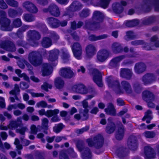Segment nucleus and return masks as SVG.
I'll use <instances>...</instances> for the list:
<instances>
[{"mask_svg": "<svg viewBox=\"0 0 159 159\" xmlns=\"http://www.w3.org/2000/svg\"><path fill=\"white\" fill-rule=\"evenodd\" d=\"M129 148L133 150H134L137 149L138 147V143L135 140H132L130 142H129Z\"/></svg>", "mask_w": 159, "mask_h": 159, "instance_id": "cd10ccee", "label": "nucleus"}, {"mask_svg": "<svg viewBox=\"0 0 159 159\" xmlns=\"http://www.w3.org/2000/svg\"><path fill=\"white\" fill-rule=\"evenodd\" d=\"M13 25L15 27H20L21 25V22L20 20L19 19H17L13 22Z\"/></svg>", "mask_w": 159, "mask_h": 159, "instance_id": "864d4df0", "label": "nucleus"}, {"mask_svg": "<svg viewBox=\"0 0 159 159\" xmlns=\"http://www.w3.org/2000/svg\"><path fill=\"white\" fill-rule=\"evenodd\" d=\"M6 13L3 11H0V16L3 19V21H0L1 25V29L3 30H8L10 21L9 20L5 18Z\"/></svg>", "mask_w": 159, "mask_h": 159, "instance_id": "39448f33", "label": "nucleus"}, {"mask_svg": "<svg viewBox=\"0 0 159 159\" xmlns=\"http://www.w3.org/2000/svg\"><path fill=\"white\" fill-rule=\"evenodd\" d=\"M124 58V56H121L119 57H117L113 59L110 63V65L111 66H115L117 63L120 61L122 59Z\"/></svg>", "mask_w": 159, "mask_h": 159, "instance_id": "bb28decb", "label": "nucleus"}, {"mask_svg": "<svg viewBox=\"0 0 159 159\" xmlns=\"http://www.w3.org/2000/svg\"><path fill=\"white\" fill-rule=\"evenodd\" d=\"M71 48L75 57L78 59L81 58L82 48L80 44L76 43L71 46Z\"/></svg>", "mask_w": 159, "mask_h": 159, "instance_id": "7ed1b4c3", "label": "nucleus"}, {"mask_svg": "<svg viewBox=\"0 0 159 159\" xmlns=\"http://www.w3.org/2000/svg\"><path fill=\"white\" fill-rule=\"evenodd\" d=\"M20 86L21 88L22 89H26L29 88V85L24 82H21L20 84Z\"/></svg>", "mask_w": 159, "mask_h": 159, "instance_id": "5fc2aeb1", "label": "nucleus"}, {"mask_svg": "<svg viewBox=\"0 0 159 159\" xmlns=\"http://www.w3.org/2000/svg\"><path fill=\"white\" fill-rule=\"evenodd\" d=\"M115 125L113 123H111V127H107L106 128V131L107 133H112L115 129Z\"/></svg>", "mask_w": 159, "mask_h": 159, "instance_id": "a19ab883", "label": "nucleus"}, {"mask_svg": "<svg viewBox=\"0 0 159 159\" xmlns=\"http://www.w3.org/2000/svg\"><path fill=\"white\" fill-rule=\"evenodd\" d=\"M7 5L4 2L3 0H0V8L4 9L7 8Z\"/></svg>", "mask_w": 159, "mask_h": 159, "instance_id": "052dcab7", "label": "nucleus"}, {"mask_svg": "<svg viewBox=\"0 0 159 159\" xmlns=\"http://www.w3.org/2000/svg\"><path fill=\"white\" fill-rule=\"evenodd\" d=\"M152 118L151 111H150L149 110L146 112L145 115L143 119V120H146V122L147 123H149L150 122V120Z\"/></svg>", "mask_w": 159, "mask_h": 159, "instance_id": "a878e982", "label": "nucleus"}, {"mask_svg": "<svg viewBox=\"0 0 159 159\" xmlns=\"http://www.w3.org/2000/svg\"><path fill=\"white\" fill-rule=\"evenodd\" d=\"M60 120L59 118L57 116H55L51 119V121L53 122H57L59 121Z\"/></svg>", "mask_w": 159, "mask_h": 159, "instance_id": "774afa93", "label": "nucleus"}, {"mask_svg": "<svg viewBox=\"0 0 159 159\" xmlns=\"http://www.w3.org/2000/svg\"><path fill=\"white\" fill-rule=\"evenodd\" d=\"M110 2L109 0H102L101 1V6L102 7L106 8Z\"/></svg>", "mask_w": 159, "mask_h": 159, "instance_id": "09e8293b", "label": "nucleus"}, {"mask_svg": "<svg viewBox=\"0 0 159 159\" xmlns=\"http://www.w3.org/2000/svg\"><path fill=\"white\" fill-rule=\"evenodd\" d=\"M134 35V33L131 31H128L126 33V36L129 38L133 39Z\"/></svg>", "mask_w": 159, "mask_h": 159, "instance_id": "69168bd1", "label": "nucleus"}, {"mask_svg": "<svg viewBox=\"0 0 159 159\" xmlns=\"http://www.w3.org/2000/svg\"><path fill=\"white\" fill-rule=\"evenodd\" d=\"M61 75L66 78H70L74 75V73L70 68H61L60 71Z\"/></svg>", "mask_w": 159, "mask_h": 159, "instance_id": "9b49d317", "label": "nucleus"}, {"mask_svg": "<svg viewBox=\"0 0 159 159\" xmlns=\"http://www.w3.org/2000/svg\"><path fill=\"white\" fill-rule=\"evenodd\" d=\"M31 131L32 133L35 134L37 132V129L35 125H32L30 127Z\"/></svg>", "mask_w": 159, "mask_h": 159, "instance_id": "bf43d9fd", "label": "nucleus"}, {"mask_svg": "<svg viewBox=\"0 0 159 159\" xmlns=\"http://www.w3.org/2000/svg\"><path fill=\"white\" fill-rule=\"evenodd\" d=\"M52 72V66L47 63L44 64L42 71V75L43 76H48L51 74Z\"/></svg>", "mask_w": 159, "mask_h": 159, "instance_id": "f3484780", "label": "nucleus"}, {"mask_svg": "<svg viewBox=\"0 0 159 159\" xmlns=\"http://www.w3.org/2000/svg\"><path fill=\"white\" fill-rule=\"evenodd\" d=\"M9 14L10 16L12 17L14 16L15 14H16V13L15 11L12 9H10L9 12Z\"/></svg>", "mask_w": 159, "mask_h": 159, "instance_id": "338daca9", "label": "nucleus"}, {"mask_svg": "<svg viewBox=\"0 0 159 159\" xmlns=\"http://www.w3.org/2000/svg\"><path fill=\"white\" fill-rule=\"evenodd\" d=\"M29 33L30 34V35L36 38L37 39H39L40 38V36L38 33L35 31H30Z\"/></svg>", "mask_w": 159, "mask_h": 159, "instance_id": "49530a36", "label": "nucleus"}, {"mask_svg": "<svg viewBox=\"0 0 159 159\" xmlns=\"http://www.w3.org/2000/svg\"><path fill=\"white\" fill-rule=\"evenodd\" d=\"M52 88V85L48 82L44 83L41 86V89L46 91H48V89H51Z\"/></svg>", "mask_w": 159, "mask_h": 159, "instance_id": "2f4dec72", "label": "nucleus"}, {"mask_svg": "<svg viewBox=\"0 0 159 159\" xmlns=\"http://www.w3.org/2000/svg\"><path fill=\"white\" fill-rule=\"evenodd\" d=\"M14 144L16 146V148L20 150L22 149V146L20 144V141L18 139H15Z\"/></svg>", "mask_w": 159, "mask_h": 159, "instance_id": "3c124183", "label": "nucleus"}, {"mask_svg": "<svg viewBox=\"0 0 159 159\" xmlns=\"http://www.w3.org/2000/svg\"><path fill=\"white\" fill-rule=\"evenodd\" d=\"M132 43L133 45H137L143 44V42L142 40H135L132 42Z\"/></svg>", "mask_w": 159, "mask_h": 159, "instance_id": "e2e57ef3", "label": "nucleus"}, {"mask_svg": "<svg viewBox=\"0 0 159 159\" xmlns=\"http://www.w3.org/2000/svg\"><path fill=\"white\" fill-rule=\"evenodd\" d=\"M124 134V129L122 126H120L118 131L116 135V138L118 140L121 139L123 137Z\"/></svg>", "mask_w": 159, "mask_h": 159, "instance_id": "393cba45", "label": "nucleus"}, {"mask_svg": "<svg viewBox=\"0 0 159 159\" xmlns=\"http://www.w3.org/2000/svg\"><path fill=\"white\" fill-rule=\"evenodd\" d=\"M62 52L63 56L62 57V58L63 60V62L65 63L66 62V61H65V60H68L69 55L67 51L65 49V51Z\"/></svg>", "mask_w": 159, "mask_h": 159, "instance_id": "37998d69", "label": "nucleus"}, {"mask_svg": "<svg viewBox=\"0 0 159 159\" xmlns=\"http://www.w3.org/2000/svg\"><path fill=\"white\" fill-rule=\"evenodd\" d=\"M63 128V125L61 123L56 125L53 127V131L56 133L60 132Z\"/></svg>", "mask_w": 159, "mask_h": 159, "instance_id": "7c9ffc66", "label": "nucleus"}, {"mask_svg": "<svg viewBox=\"0 0 159 159\" xmlns=\"http://www.w3.org/2000/svg\"><path fill=\"white\" fill-rule=\"evenodd\" d=\"M24 20L27 22H31L33 21L34 18L31 15L29 14H26L24 16Z\"/></svg>", "mask_w": 159, "mask_h": 159, "instance_id": "de8ad7c7", "label": "nucleus"}, {"mask_svg": "<svg viewBox=\"0 0 159 159\" xmlns=\"http://www.w3.org/2000/svg\"><path fill=\"white\" fill-rule=\"evenodd\" d=\"M105 111L108 114L114 115L115 114V111L112 104L110 103L108 106L107 108L105 109Z\"/></svg>", "mask_w": 159, "mask_h": 159, "instance_id": "b1692460", "label": "nucleus"}, {"mask_svg": "<svg viewBox=\"0 0 159 159\" xmlns=\"http://www.w3.org/2000/svg\"><path fill=\"white\" fill-rule=\"evenodd\" d=\"M7 3L11 6H16L17 5V2L13 0H6Z\"/></svg>", "mask_w": 159, "mask_h": 159, "instance_id": "8fccbe9b", "label": "nucleus"}, {"mask_svg": "<svg viewBox=\"0 0 159 159\" xmlns=\"http://www.w3.org/2000/svg\"><path fill=\"white\" fill-rule=\"evenodd\" d=\"M39 114L40 116L45 115L48 117H51L58 114L59 110L57 109L54 110H48L45 111L44 109H42L38 111Z\"/></svg>", "mask_w": 159, "mask_h": 159, "instance_id": "0eeeda50", "label": "nucleus"}, {"mask_svg": "<svg viewBox=\"0 0 159 159\" xmlns=\"http://www.w3.org/2000/svg\"><path fill=\"white\" fill-rule=\"evenodd\" d=\"M26 129V128L24 127L21 128L20 129H17L16 130V131L17 132L21 134H23Z\"/></svg>", "mask_w": 159, "mask_h": 159, "instance_id": "680f3d73", "label": "nucleus"}, {"mask_svg": "<svg viewBox=\"0 0 159 159\" xmlns=\"http://www.w3.org/2000/svg\"><path fill=\"white\" fill-rule=\"evenodd\" d=\"M47 21L51 27L54 28L57 27L60 25L64 26L67 25V22L66 21H64L60 24L58 20L52 17L48 18L47 20Z\"/></svg>", "mask_w": 159, "mask_h": 159, "instance_id": "423d86ee", "label": "nucleus"}, {"mask_svg": "<svg viewBox=\"0 0 159 159\" xmlns=\"http://www.w3.org/2000/svg\"><path fill=\"white\" fill-rule=\"evenodd\" d=\"M145 65L142 63L136 64L135 67V71L137 73L143 72L145 69Z\"/></svg>", "mask_w": 159, "mask_h": 159, "instance_id": "aec40b11", "label": "nucleus"}, {"mask_svg": "<svg viewBox=\"0 0 159 159\" xmlns=\"http://www.w3.org/2000/svg\"><path fill=\"white\" fill-rule=\"evenodd\" d=\"M93 76V80L94 82L99 87H102V84L101 81V74L97 69L93 70L92 74Z\"/></svg>", "mask_w": 159, "mask_h": 159, "instance_id": "1a4fd4ad", "label": "nucleus"}, {"mask_svg": "<svg viewBox=\"0 0 159 159\" xmlns=\"http://www.w3.org/2000/svg\"><path fill=\"white\" fill-rule=\"evenodd\" d=\"M143 96L146 97L147 98H148L152 99V98H153V94L148 91H145L143 93Z\"/></svg>", "mask_w": 159, "mask_h": 159, "instance_id": "79ce46f5", "label": "nucleus"}, {"mask_svg": "<svg viewBox=\"0 0 159 159\" xmlns=\"http://www.w3.org/2000/svg\"><path fill=\"white\" fill-rule=\"evenodd\" d=\"M89 10L88 9H85L83 11L81 16H82L86 17L89 15Z\"/></svg>", "mask_w": 159, "mask_h": 159, "instance_id": "13d9d810", "label": "nucleus"}, {"mask_svg": "<svg viewBox=\"0 0 159 159\" xmlns=\"http://www.w3.org/2000/svg\"><path fill=\"white\" fill-rule=\"evenodd\" d=\"M108 56V53L106 50H100L98 53L97 59L99 61H103L107 58Z\"/></svg>", "mask_w": 159, "mask_h": 159, "instance_id": "4468645a", "label": "nucleus"}, {"mask_svg": "<svg viewBox=\"0 0 159 159\" xmlns=\"http://www.w3.org/2000/svg\"><path fill=\"white\" fill-rule=\"evenodd\" d=\"M37 3L42 6H44L48 3V1L47 0H36Z\"/></svg>", "mask_w": 159, "mask_h": 159, "instance_id": "603ef678", "label": "nucleus"}, {"mask_svg": "<svg viewBox=\"0 0 159 159\" xmlns=\"http://www.w3.org/2000/svg\"><path fill=\"white\" fill-rule=\"evenodd\" d=\"M23 6L27 10L32 13H36L38 11L36 7L30 2H24Z\"/></svg>", "mask_w": 159, "mask_h": 159, "instance_id": "2eb2a0df", "label": "nucleus"}, {"mask_svg": "<svg viewBox=\"0 0 159 159\" xmlns=\"http://www.w3.org/2000/svg\"><path fill=\"white\" fill-rule=\"evenodd\" d=\"M95 47L92 45H88L86 48V53L89 57L93 56L96 52Z\"/></svg>", "mask_w": 159, "mask_h": 159, "instance_id": "a211bd4d", "label": "nucleus"}, {"mask_svg": "<svg viewBox=\"0 0 159 159\" xmlns=\"http://www.w3.org/2000/svg\"><path fill=\"white\" fill-rule=\"evenodd\" d=\"M28 92L30 93L31 96L33 97H43L44 96L43 93H34L33 92L32 90H28Z\"/></svg>", "mask_w": 159, "mask_h": 159, "instance_id": "e433bc0d", "label": "nucleus"}, {"mask_svg": "<svg viewBox=\"0 0 159 159\" xmlns=\"http://www.w3.org/2000/svg\"><path fill=\"white\" fill-rule=\"evenodd\" d=\"M23 62L26 64L29 70H31L32 68L31 66L29 64H26L25 61H19L17 62V64L20 68H23L24 67V65L23 63Z\"/></svg>", "mask_w": 159, "mask_h": 159, "instance_id": "72a5a7b5", "label": "nucleus"}, {"mask_svg": "<svg viewBox=\"0 0 159 159\" xmlns=\"http://www.w3.org/2000/svg\"><path fill=\"white\" fill-rule=\"evenodd\" d=\"M64 84V82L60 78H56L55 81V84L56 87L60 89Z\"/></svg>", "mask_w": 159, "mask_h": 159, "instance_id": "c85d7f7f", "label": "nucleus"}, {"mask_svg": "<svg viewBox=\"0 0 159 159\" xmlns=\"http://www.w3.org/2000/svg\"><path fill=\"white\" fill-rule=\"evenodd\" d=\"M36 106L38 107L46 108L47 107V104L46 102L42 101L37 103Z\"/></svg>", "mask_w": 159, "mask_h": 159, "instance_id": "4c0bfd02", "label": "nucleus"}, {"mask_svg": "<svg viewBox=\"0 0 159 159\" xmlns=\"http://www.w3.org/2000/svg\"><path fill=\"white\" fill-rule=\"evenodd\" d=\"M20 91L18 85L17 84L15 85V88L13 90L10 92V94L14 96L15 99L16 100H19L20 98L19 97V92Z\"/></svg>", "mask_w": 159, "mask_h": 159, "instance_id": "6ab92c4d", "label": "nucleus"}, {"mask_svg": "<svg viewBox=\"0 0 159 159\" xmlns=\"http://www.w3.org/2000/svg\"><path fill=\"white\" fill-rule=\"evenodd\" d=\"M37 53L33 52L31 53L29 57V61L33 65L37 66L41 62V60L38 58L36 57Z\"/></svg>", "mask_w": 159, "mask_h": 159, "instance_id": "9d476101", "label": "nucleus"}, {"mask_svg": "<svg viewBox=\"0 0 159 159\" xmlns=\"http://www.w3.org/2000/svg\"><path fill=\"white\" fill-rule=\"evenodd\" d=\"M143 134L144 136L147 138H152L155 135L154 133L148 131L145 132Z\"/></svg>", "mask_w": 159, "mask_h": 159, "instance_id": "ea45409f", "label": "nucleus"}, {"mask_svg": "<svg viewBox=\"0 0 159 159\" xmlns=\"http://www.w3.org/2000/svg\"><path fill=\"white\" fill-rule=\"evenodd\" d=\"M42 43L43 47L45 48H47L51 45L52 42L49 38H44L43 39Z\"/></svg>", "mask_w": 159, "mask_h": 159, "instance_id": "5701e85b", "label": "nucleus"}, {"mask_svg": "<svg viewBox=\"0 0 159 159\" xmlns=\"http://www.w3.org/2000/svg\"><path fill=\"white\" fill-rule=\"evenodd\" d=\"M59 53V51L57 49H55L51 51L50 52V56L51 57L49 59V61L53 62L52 65L55 66L57 64L56 60L58 58V55Z\"/></svg>", "mask_w": 159, "mask_h": 159, "instance_id": "ddd939ff", "label": "nucleus"}, {"mask_svg": "<svg viewBox=\"0 0 159 159\" xmlns=\"http://www.w3.org/2000/svg\"><path fill=\"white\" fill-rule=\"evenodd\" d=\"M82 25V23L81 22H79L78 23L77 25H76L75 22L74 21L71 23V27L73 29H75L76 28L80 27Z\"/></svg>", "mask_w": 159, "mask_h": 159, "instance_id": "a18cd8bd", "label": "nucleus"}, {"mask_svg": "<svg viewBox=\"0 0 159 159\" xmlns=\"http://www.w3.org/2000/svg\"><path fill=\"white\" fill-rule=\"evenodd\" d=\"M43 11L44 12H49L55 16H58L60 14L58 8L54 4H51L47 9H44Z\"/></svg>", "mask_w": 159, "mask_h": 159, "instance_id": "20e7f679", "label": "nucleus"}, {"mask_svg": "<svg viewBox=\"0 0 159 159\" xmlns=\"http://www.w3.org/2000/svg\"><path fill=\"white\" fill-rule=\"evenodd\" d=\"M48 121L47 118H44L42 120V126L43 128L47 129H48Z\"/></svg>", "mask_w": 159, "mask_h": 159, "instance_id": "c9c22d12", "label": "nucleus"}, {"mask_svg": "<svg viewBox=\"0 0 159 159\" xmlns=\"http://www.w3.org/2000/svg\"><path fill=\"white\" fill-rule=\"evenodd\" d=\"M142 155L145 159H153L155 158L156 156L154 150L148 146L145 147Z\"/></svg>", "mask_w": 159, "mask_h": 159, "instance_id": "f03ea898", "label": "nucleus"}, {"mask_svg": "<svg viewBox=\"0 0 159 159\" xmlns=\"http://www.w3.org/2000/svg\"><path fill=\"white\" fill-rule=\"evenodd\" d=\"M102 137L100 135H98L94 138L93 139H88L87 142L89 146H92L94 145V143H97L98 144L100 142H102Z\"/></svg>", "mask_w": 159, "mask_h": 159, "instance_id": "dca6fc26", "label": "nucleus"}, {"mask_svg": "<svg viewBox=\"0 0 159 159\" xmlns=\"http://www.w3.org/2000/svg\"><path fill=\"white\" fill-rule=\"evenodd\" d=\"M73 91L81 94H85L88 90L85 87L83 84H80L74 85L72 88Z\"/></svg>", "mask_w": 159, "mask_h": 159, "instance_id": "f8f14e48", "label": "nucleus"}, {"mask_svg": "<svg viewBox=\"0 0 159 159\" xmlns=\"http://www.w3.org/2000/svg\"><path fill=\"white\" fill-rule=\"evenodd\" d=\"M153 78L154 76L152 75L148 74L143 76V79L145 83L147 84L150 83Z\"/></svg>", "mask_w": 159, "mask_h": 159, "instance_id": "4be33fe9", "label": "nucleus"}, {"mask_svg": "<svg viewBox=\"0 0 159 159\" xmlns=\"http://www.w3.org/2000/svg\"><path fill=\"white\" fill-rule=\"evenodd\" d=\"M82 104L83 107L85 109L83 112V114L84 116H86L88 112V110L87 109L88 107V103L86 100H84L82 102Z\"/></svg>", "mask_w": 159, "mask_h": 159, "instance_id": "f704fd0d", "label": "nucleus"}, {"mask_svg": "<svg viewBox=\"0 0 159 159\" xmlns=\"http://www.w3.org/2000/svg\"><path fill=\"white\" fill-rule=\"evenodd\" d=\"M16 73L20 77H23L24 80L27 81H29V77L25 73L20 74L21 71L20 70L16 69L15 70Z\"/></svg>", "mask_w": 159, "mask_h": 159, "instance_id": "c756f323", "label": "nucleus"}, {"mask_svg": "<svg viewBox=\"0 0 159 159\" xmlns=\"http://www.w3.org/2000/svg\"><path fill=\"white\" fill-rule=\"evenodd\" d=\"M107 36L106 35H103L101 36L96 37L94 35H91L89 38V39L91 41H96L103 39L107 37Z\"/></svg>", "mask_w": 159, "mask_h": 159, "instance_id": "473e14b6", "label": "nucleus"}, {"mask_svg": "<svg viewBox=\"0 0 159 159\" xmlns=\"http://www.w3.org/2000/svg\"><path fill=\"white\" fill-rule=\"evenodd\" d=\"M120 74L123 77L128 78V76L131 75V71L130 70L123 69L121 70Z\"/></svg>", "mask_w": 159, "mask_h": 159, "instance_id": "412c9836", "label": "nucleus"}, {"mask_svg": "<svg viewBox=\"0 0 159 159\" xmlns=\"http://www.w3.org/2000/svg\"><path fill=\"white\" fill-rule=\"evenodd\" d=\"M5 101L4 98L0 97V107L2 108H4L5 107Z\"/></svg>", "mask_w": 159, "mask_h": 159, "instance_id": "4d7b16f0", "label": "nucleus"}, {"mask_svg": "<svg viewBox=\"0 0 159 159\" xmlns=\"http://www.w3.org/2000/svg\"><path fill=\"white\" fill-rule=\"evenodd\" d=\"M21 122V119L20 118H18L17 119V121H11L9 125L7 126H4L3 125L0 126V129L3 130H7L8 129L13 130L14 129L16 128L17 127L19 126L18 122Z\"/></svg>", "mask_w": 159, "mask_h": 159, "instance_id": "6e6552de", "label": "nucleus"}, {"mask_svg": "<svg viewBox=\"0 0 159 159\" xmlns=\"http://www.w3.org/2000/svg\"><path fill=\"white\" fill-rule=\"evenodd\" d=\"M1 136L2 140H5L7 138V135L5 132H2L1 133Z\"/></svg>", "mask_w": 159, "mask_h": 159, "instance_id": "0e129e2a", "label": "nucleus"}, {"mask_svg": "<svg viewBox=\"0 0 159 159\" xmlns=\"http://www.w3.org/2000/svg\"><path fill=\"white\" fill-rule=\"evenodd\" d=\"M111 77L108 78L107 83L108 86L110 88H115L116 89L117 93H123L124 91L128 92L130 89V85L128 82L123 81L121 83V87H120L119 83L117 81H114L111 80Z\"/></svg>", "mask_w": 159, "mask_h": 159, "instance_id": "f257e3e1", "label": "nucleus"}, {"mask_svg": "<svg viewBox=\"0 0 159 159\" xmlns=\"http://www.w3.org/2000/svg\"><path fill=\"white\" fill-rule=\"evenodd\" d=\"M139 23L138 20H135L132 21H129L127 22L126 25L128 26H134L136 25Z\"/></svg>", "mask_w": 159, "mask_h": 159, "instance_id": "58836bf2", "label": "nucleus"}, {"mask_svg": "<svg viewBox=\"0 0 159 159\" xmlns=\"http://www.w3.org/2000/svg\"><path fill=\"white\" fill-rule=\"evenodd\" d=\"M103 16V14L99 11H97L94 12L93 16L95 18L98 19L102 18Z\"/></svg>", "mask_w": 159, "mask_h": 159, "instance_id": "c03bdc74", "label": "nucleus"}, {"mask_svg": "<svg viewBox=\"0 0 159 159\" xmlns=\"http://www.w3.org/2000/svg\"><path fill=\"white\" fill-rule=\"evenodd\" d=\"M89 129L88 126H86L85 128H84L82 129H78L77 130L76 132L78 134H81L84 132L87 131Z\"/></svg>", "mask_w": 159, "mask_h": 159, "instance_id": "6e6d98bb", "label": "nucleus"}]
</instances>
